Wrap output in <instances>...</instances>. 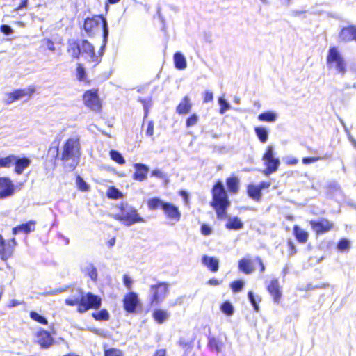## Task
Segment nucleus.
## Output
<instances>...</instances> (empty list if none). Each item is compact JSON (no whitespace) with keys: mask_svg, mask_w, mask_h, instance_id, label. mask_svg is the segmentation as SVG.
Listing matches in <instances>:
<instances>
[{"mask_svg":"<svg viewBox=\"0 0 356 356\" xmlns=\"http://www.w3.org/2000/svg\"><path fill=\"white\" fill-rule=\"evenodd\" d=\"M267 289L269 293L273 296L274 301L279 302L282 296V291L278 280L277 279L272 280L267 286Z\"/></svg>","mask_w":356,"mask_h":356,"instance_id":"obj_21","label":"nucleus"},{"mask_svg":"<svg viewBox=\"0 0 356 356\" xmlns=\"http://www.w3.org/2000/svg\"><path fill=\"white\" fill-rule=\"evenodd\" d=\"M162 209L167 218L172 221V225L180 220L181 213L179 212L178 207L175 205L171 203L165 202L163 205Z\"/></svg>","mask_w":356,"mask_h":356,"instance_id":"obj_16","label":"nucleus"},{"mask_svg":"<svg viewBox=\"0 0 356 356\" xmlns=\"http://www.w3.org/2000/svg\"><path fill=\"white\" fill-rule=\"evenodd\" d=\"M1 31L6 35H9L13 32L12 29L7 25H2L1 26Z\"/></svg>","mask_w":356,"mask_h":356,"instance_id":"obj_60","label":"nucleus"},{"mask_svg":"<svg viewBox=\"0 0 356 356\" xmlns=\"http://www.w3.org/2000/svg\"><path fill=\"white\" fill-rule=\"evenodd\" d=\"M212 206L215 208L216 209V214H217V217L218 219H220V220H222V219H225L227 218V212H226V209L229 206V205H218V204H212Z\"/></svg>","mask_w":356,"mask_h":356,"instance_id":"obj_37","label":"nucleus"},{"mask_svg":"<svg viewBox=\"0 0 356 356\" xmlns=\"http://www.w3.org/2000/svg\"><path fill=\"white\" fill-rule=\"evenodd\" d=\"M350 243L348 240L343 239L340 241V242L338 244V249L339 250H345L349 248Z\"/></svg>","mask_w":356,"mask_h":356,"instance_id":"obj_51","label":"nucleus"},{"mask_svg":"<svg viewBox=\"0 0 356 356\" xmlns=\"http://www.w3.org/2000/svg\"><path fill=\"white\" fill-rule=\"evenodd\" d=\"M102 305V298L90 292L83 293L80 307H77L78 312L82 314L90 309H97Z\"/></svg>","mask_w":356,"mask_h":356,"instance_id":"obj_6","label":"nucleus"},{"mask_svg":"<svg viewBox=\"0 0 356 356\" xmlns=\"http://www.w3.org/2000/svg\"><path fill=\"white\" fill-rule=\"evenodd\" d=\"M124 309L129 313H134L138 306L140 305V300L136 293L130 292L125 295L123 299Z\"/></svg>","mask_w":356,"mask_h":356,"instance_id":"obj_15","label":"nucleus"},{"mask_svg":"<svg viewBox=\"0 0 356 356\" xmlns=\"http://www.w3.org/2000/svg\"><path fill=\"white\" fill-rule=\"evenodd\" d=\"M101 23L102 24L103 27L104 42L106 43L108 35V29L107 26L106 20L104 17H103L101 15H99L95 16L92 18H87L85 20L83 26L86 32L90 33L95 29V27H97Z\"/></svg>","mask_w":356,"mask_h":356,"instance_id":"obj_7","label":"nucleus"},{"mask_svg":"<svg viewBox=\"0 0 356 356\" xmlns=\"http://www.w3.org/2000/svg\"><path fill=\"white\" fill-rule=\"evenodd\" d=\"M37 343L42 348H48L52 346L54 339L50 335L49 332L44 330H39L36 334Z\"/></svg>","mask_w":356,"mask_h":356,"instance_id":"obj_17","label":"nucleus"},{"mask_svg":"<svg viewBox=\"0 0 356 356\" xmlns=\"http://www.w3.org/2000/svg\"><path fill=\"white\" fill-rule=\"evenodd\" d=\"M82 296L83 291L81 290L77 291L76 294L72 295V296L65 299V303L70 306L77 305L80 307L82 301Z\"/></svg>","mask_w":356,"mask_h":356,"instance_id":"obj_29","label":"nucleus"},{"mask_svg":"<svg viewBox=\"0 0 356 356\" xmlns=\"http://www.w3.org/2000/svg\"><path fill=\"white\" fill-rule=\"evenodd\" d=\"M277 114L273 111H267L261 113L258 116V119L260 121L273 122L277 120Z\"/></svg>","mask_w":356,"mask_h":356,"instance_id":"obj_35","label":"nucleus"},{"mask_svg":"<svg viewBox=\"0 0 356 356\" xmlns=\"http://www.w3.org/2000/svg\"><path fill=\"white\" fill-rule=\"evenodd\" d=\"M293 234L296 238L301 243H305L309 237V234L298 225L293 227Z\"/></svg>","mask_w":356,"mask_h":356,"instance_id":"obj_28","label":"nucleus"},{"mask_svg":"<svg viewBox=\"0 0 356 356\" xmlns=\"http://www.w3.org/2000/svg\"><path fill=\"white\" fill-rule=\"evenodd\" d=\"M225 227L228 229L240 230L243 227V223L238 217H229Z\"/></svg>","mask_w":356,"mask_h":356,"instance_id":"obj_27","label":"nucleus"},{"mask_svg":"<svg viewBox=\"0 0 356 356\" xmlns=\"http://www.w3.org/2000/svg\"><path fill=\"white\" fill-rule=\"evenodd\" d=\"M312 229L321 234L329 232L333 228L334 224L327 219L322 218L320 220H311L309 222Z\"/></svg>","mask_w":356,"mask_h":356,"instance_id":"obj_14","label":"nucleus"},{"mask_svg":"<svg viewBox=\"0 0 356 356\" xmlns=\"http://www.w3.org/2000/svg\"><path fill=\"white\" fill-rule=\"evenodd\" d=\"M154 356H165V350L163 349L159 350Z\"/></svg>","mask_w":356,"mask_h":356,"instance_id":"obj_64","label":"nucleus"},{"mask_svg":"<svg viewBox=\"0 0 356 356\" xmlns=\"http://www.w3.org/2000/svg\"><path fill=\"white\" fill-rule=\"evenodd\" d=\"M110 156L111 158L116 163L120 165L124 164L125 160L119 152L115 150H111L110 152Z\"/></svg>","mask_w":356,"mask_h":356,"instance_id":"obj_41","label":"nucleus"},{"mask_svg":"<svg viewBox=\"0 0 356 356\" xmlns=\"http://www.w3.org/2000/svg\"><path fill=\"white\" fill-rule=\"evenodd\" d=\"M79 149L80 144L79 138L78 136L70 138L64 144L61 159L65 166L68 168L69 170H74L78 164Z\"/></svg>","mask_w":356,"mask_h":356,"instance_id":"obj_1","label":"nucleus"},{"mask_svg":"<svg viewBox=\"0 0 356 356\" xmlns=\"http://www.w3.org/2000/svg\"><path fill=\"white\" fill-rule=\"evenodd\" d=\"M107 195L109 198L118 199L122 197V193L115 188L111 187L107 191Z\"/></svg>","mask_w":356,"mask_h":356,"instance_id":"obj_45","label":"nucleus"},{"mask_svg":"<svg viewBox=\"0 0 356 356\" xmlns=\"http://www.w3.org/2000/svg\"><path fill=\"white\" fill-rule=\"evenodd\" d=\"M124 284L127 287L130 288L131 285V280L127 276L124 275L123 277Z\"/></svg>","mask_w":356,"mask_h":356,"instance_id":"obj_62","label":"nucleus"},{"mask_svg":"<svg viewBox=\"0 0 356 356\" xmlns=\"http://www.w3.org/2000/svg\"><path fill=\"white\" fill-rule=\"evenodd\" d=\"M270 186V182H267V181H262L261 182L259 185H258V187L259 188V189L261 191L264 188H268L269 186Z\"/></svg>","mask_w":356,"mask_h":356,"instance_id":"obj_63","label":"nucleus"},{"mask_svg":"<svg viewBox=\"0 0 356 356\" xmlns=\"http://www.w3.org/2000/svg\"><path fill=\"white\" fill-rule=\"evenodd\" d=\"M244 286V282L242 280H236L231 284V288L234 292H238L242 289Z\"/></svg>","mask_w":356,"mask_h":356,"instance_id":"obj_49","label":"nucleus"},{"mask_svg":"<svg viewBox=\"0 0 356 356\" xmlns=\"http://www.w3.org/2000/svg\"><path fill=\"white\" fill-rule=\"evenodd\" d=\"M65 290L63 289L59 288L54 290H51L47 291L44 293V296H54L63 293Z\"/></svg>","mask_w":356,"mask_h":356,"instance_id":"obj_57","label":"nucleus"},{"mask_svg":"<svg viewBox=\"0 0 356 356\" xmlns=\"http://www.w3.org/2000/svg\"><path fill=\"white\" fill-rule=\"evenodd\" d=\"M201 233L204 236H209L212 233V228L206 224H203L201 227Z\"/></svg>","mask_w":356,"mask_h":356,"instance_id":"obj_52","label":"nucleus"},{"mask_svg":"<svg viewBox=\"0 0 356 356\" xmlns=\"http://www.w3.org/2000/svg\"><path fill=\"white\" fill-rule=\"evenodd\" d=\"M84 104L90 110L99 112L102 108V103L97 91L87 90L83 96Z\"/></svg>","mask_w":356,"mask_h":356,"instance_id":"obj_9","label":"nucleus"},{"mask_svg":"<svg viewBox=\"0 0 356 356\" xmlns=\"http://www.w3.org/2000/svg\"><path fill=\"white\" fill-rule=\"evenodd\" d=\"M327 65L330 69H334L343 75L346 72V63L340 51L336 47L329 49L327 56Z\"/></svg>","mask_w":356,"mask_h":356,"instance_id":"obj_2","label":"nucleus"},{"mask_svg":"<svg viewBox=\"0 0 356 356\" xmlns=\"http://www.w3.org/2000/svg\"><path fill=\"white\" fill-rule=\"evenodd\" d=\"M174 63L175 67L179 70H184L186 68L187 63L184 56L180 52H177L174 54Z\"/></svg>","mask_w":356,"mask_h":356,"instance_id":"obj_31","label":"nucleus"},{"mask_svg":"<svg viewBox=\"0 0 356 356\" xmlns=\"http://www.w3.org/2000/svg\"><path fill=\"white\" fill-rule=\"evenodd\" d=\"M92 317L97 321H108L110 318L108 312L104 309L92 314Z\"/></svg>","mask_w":356,"mask_h":356,"instance_id":"obj_38","label":"nucleus"},{"mask_svg":"<svg viewBox=\"0 0 356 356\" xmlns=\"http://www.w3.org/2000/svg\"><path fill=\"white\" fill-rule=\"evenodd\" d=\"M218 104L220 106V113L224 114L227 110L231 108L230 104L225 99L224 96L218 98Z\"/></svg>","mask_w":356,"mask_h":356,"instance_id":"obj_42","label":"nucleus"},{"mask_svg":"<svg viewBox=\"0 0 356 356\" xmlns=\"http://www.w3.org/2000/svg\"><path fill=\"white\" fill-rule=\"evenodd\" d=\"M154 134V123L152 121L148 122L147 128L146 130V135L148 136H152Z\"/></svg>","mask_w":356,"mask_h":356,"instance_id":"obj_56","label":"nucleus"},{"mask_svg":"<svg viewBox=\"0 0 356 356\" xmlns=\"http://www.w3.org/2000/svg\"><path fill=\"white\" fill-rule=\"evenodd\" d=\"M213 99V92L211 91H206L204 92V102H211Z\"/></svg>","mask_w":356,"mask_h":356,"instance_id":"obj_59","label":"nucleus"},{"mask_svg":"<svg viewBox=\"0 0 356 356\" xmlns=\"http://www.w3.org/2000/svg\"><path fill=\"white\" fill-rule=\"evenodd\" d=\"M227 186L230 192L236 193L239 188V179L236 177H231L227 179Z\"/></svg>","mask_w":356,"mask_h":356,"instance_id":"obj_34","label":"nucleus"},{"mask_svg":"<svg viewBox=\"0 0 356 356\" xmlns=\"http://www.w3.org/2000/svg\"><path fill=\"white\" fill-rule=\"evenodd\" d=\"M262 161L264 165L266 167V168L264 170L263 173L266 176L276 172L280 164L279 159L275 156L273 147L272 145L267 147L266 152L262 157Z\"/></svg>","mask_w":356,"mask_h":356,"instance_id":"obj_5","label":"nucleus"},{"mask_svg":"<svg viewBox=\"0 0 356 356\" xmlns=\"http://www.w3.org/2000/svg\"><path fill=\"white\" fill-rule=\"evenodd\" d=\"M209 345L212 350L220 352L222 350V344L215 338L209 339Z\"/></svg>","mask_w":356,"mask_h":356,"instance_id":"obj_44","label":"nucleus"},{"mask_svg":"<svg viewBox=\"0 0 356 356\" xmlns=\"http://www.w3.org/2000/svg\"><path fill=\"white\" fill-rule=\"evenodd\" d=\"M248 195L254 200H259L261 198V190L258 186L250 184L248 187Z\"/></svg>","mask_w":356,"mask_h":356,"instance_id":"obj_36","label":"nucleus"},{"mask_svg":"<svg viewBox=\"0 0 356 356\" xmlns=\"http://www.w3.org/2000/svg\"><path fill=\"white\" fill-rule=\"evenodd\" d=\"M220 310L222 313L227 316H232L234 312V308L232 303L229 301H226L221 305Z\"/></svg>","mask_w":356,"mask_h":356,"instance_id":"obj_39","label":"nucleus"},{"mask_svg":"<svg viewBox=\"0 0 356 356\" xmlns=\"http://www.w3.org/2000/svg\"><path fill=\"white\" fill-rule=\"evenodd\" d=\"M14 192V185L7 177L0 178V198L11 195Z\"/></svg>","mask_w":356,"mask_h":356,"instance_id":"obj_18","label":"nucleus"},{"mask_svg":"<svg viewBox=\"0 0 356 356\" xmlns=\"http://www.w3.org/2000/svg\"><path fill=\"white\" fill-rule=\"evenodd\" d=\"M30 316L31 318L38 322V323H40L42 324H44V325H47V319L42 316L41 315H40L39 314H38L37 312H31V314H30Z\"/></svg>","mask_w":356,"mask_h":356,"instance_id":"obj_47","label":"nucleus"},{"mask_svg":"<svg viewBox=\"0 0 356 356\" xmlns=\"http://www.w3.org/2000/svg\"><path fill=\"white\" fill-rule=\"evenodd\" d=\"M135 172L133 175V179L138 181H145L147 177L149 171L148 166L142 163H134Z\"/></svg>","mask_w":356,"mask_h":356,"instance_id":"obj_19","label":"nucleus"},{"mask_svg":"<svg viewBox=\"0 0 356 356\" xmlns=\"http://www.w3.org/2000/svg\"><path fill=\"white\" fill-rule=\"evenodd\" d=\"M44 44L47 47V48L51 51H55L56 49L54 47V42L49 39H45L43 41Z\"/></svg>","mask_w":356,"mask_h":356,"instance_id":"obj_54","label":"nucleus"},{"mask_svg":"<svg viewBox=\"0 0 356 356\" xmlns=\"http://www.w3.org/2000/svg\"><path fill=\"white\" fill-rule=\"evenodd\" d=\"M248 298H249V300H250V302H251V303H252V305H253V307H254V309H255L257 312H258V311H259V307L258 304H257V302H256V300H255V298H254V294H253V293H252V291H250V292L248 293Z\"/></svg>","mask_w":356,"mask_h":356,"instance_id":"obj_53","label":"nucleus"},{"mask_svg":"<svg viewBox=\"0 0 356 356\" xmlns=\"http://www.w3.org/2000/svg\"><path fill=\"white\" fill-rule=\"evenodd\" d=\"M218 260L215 257L207 255L202 257V264L212 272H216L218 270Z\"/></svg>","mask_w":356,"mask_h":356,"instance_id":"obj_26","label":"nucleus"},{"mask_svg":"<svg viewBox=\"0 0 356 356\" xmlns=\"http://www.w3.org/2000/svg\"><path fill=\"white\" fill-rule=\"evenodd\" d=\"M82 272L90 277L92 281H96L97 279V272L96 268L92 264L86 263L81 267Z\"/></svg>","mask_w":356,"mask_h":356,"instance_id":"obj_25","label":"nucleus"},{"mask_svg":"<svg viewBox=\"0 0 356 356\" xmlns=\"http://www.w3.org/2000/svg\"><path fill=\"white\" fill-rule=\"evenodd\" d=\"M67 52L73 58H79L81 54V42L71 41L68 44Z\"/></svg>","mask_w":356,"mask_h":356,"instance_id":"obj_24","label":"nucleus"},{"mask_svg":"<svg viewBox=\"0 0 356 356\" xmlns=\"http://www.w3.org/2000/svg\"><path fill=\"white\" fill-rule=\"evenodd\" d=\"M255 263V259L252 260L249 258H243L238 262L239 270L246 274L252 273L254 270Z\"/></svg>","mask_w":356,"mask_h":356,"instance_id":"obj_22","label":"nucleus"},{"mask_svg":"<svg viewBox=\"0 0 356 356\" xmlns=\"http://www.w3.org/2000/svg\"><path fill=\"white\" fill-rule=\"evenodd\" d=\"M254 131L261 143H265L268 139V130L264 127H256Z\"/></svg>","mask_w":356,"mask_h":356,"instance_id":"obj_33","label":"nucleus"},{"mask_svg":"<svg viewBox=\"0 0 356 356\" xmlns=\"http://www.w3.org/2000/svg\"><path fill=\"white\" fill-rule=\"evenodd\" d=\"M213 193V202L212 204L218 205H229V202L227 199V193L224 188L222 184L219 181L213 187L212 190Z\"/></svg>","mask_w":356,"mask_h":356,"instance_id":"obj_10","label":"nucleus"},{"mask_svg":"<svg viewBox=\"0 0 356 356\" xmlns=\"http://www.w3.org/2000/svg\"><path fill=\"white\" fill-rule=\"evenodd\" d=\"M88 62L93 63L95 65L99 64L102 58V53L97 55L95 51L93 45L88 40L81 41V54Z\"/></svg>","mask_w":356,"mask_h":356,"instance_id":"obj_8","label":"nucleus"},{"mask_svg":"<svg viewBox=\"0 0 356 356\" xmlns=\"http://www.w3.org/2000/svg\"><path fill=\"white\" fill-rule=\"evenodd\" d=\"M319 159H320L319 157H305V158H303L302 163L304 164L307 165V164H309L311 163L318 161Z\"/></svg>","mask_w":356,"mask_h":356,"instance_id":"obj_58","label":"nucleus"},{"mask_svg":"<svg viewBox=\"0 0 356 356\" xmlns=\"http://www.w3.org/2000/svg\"><path fill=\"white\" fill-rule=\"evenodd\" d=\"M152 176L159 179H165V175L159 169H155L152 172Z\"/></svg>","mask_w":356,"mask_h":356,"instance_id":"obj_55","label":"nucleus"},{"mask_svg":"<svg viewBox=\"0 0 356 356\" xmlns=\"http://www.w3.org/2000/svg\"><path fill=\"white\" fill-rule=\"evenodd\" d=\"M168 286L165 283H159L156 285H152L150 290L152 294V303L158 304L162 302L165 298L168 291Z\"/></svg>","mask_w":356,"mask_h":356,"instance_id":"obj_13","label":"nucleus"},{"mask_svg":"<svg viewBox=\"0 0 356 356\" xmlns=\"http://www.w3.org/2000/svg\"><path fill=\"white\" fill-rule=\"evenodd\" d=\"M255 261L259 265L261 272H262V273L264 272V270H265V266H264L262 260L259 257H256L255 258Z\"/></svg>","mask_w":356,"mask_h":356,"instance_id":"obj_61","label":"nucleus"},{"mask_svg":"<svg viewBox=\"0 0 356 356\" xmlns=\"http://www.w3.org/2000/svg\"><path fill=\"white\" fill-rule=\"evenodd\" d=\"M198 121V117L197 115L193 114L190 118H188L186 120V126L188 127H192L197 124Z\"/></svg>","mask_w":356,"mask_h":356,"instance_id":"obj_50","label":"nucleus"},{"mask_svg":"<svg viewBox=\"0 0 356 356\" xmlns=\"http://www.w3.org/2000/svg\"><path fill=\"white\" fill-rule=\"evenodd\" d=\"M35 224H36V222L35 220H30V221L27 222L26 223L16 226L13 229V234L14 235H16L20 232H23V233H26V234L32 232L35 230Z\"/></svg>","mask_w":356,"mask_h":356,"instance_id":"obj_23","label":"nucleus"},{"mask_svg":"<svg viewBox=\"0 0 356 356\" xmlns=\"http://www.w3.org/2000/svg\"><path fill=\"white\" fill-rule=\"evenodd\" d=\"M17 243L15 238L6 241L0 234V257L3 261L11 257Z\"/></svg>","mask_w":356,"mask_h":356,"instance_id":"obj_12","label":"nucleus"},{"mask_svg":"<svg viewBox=\"0 0 356 356\" xmlns=\"http://www.w3.org/2000/svg\"><path fill=\"white\" fill-rule=\"evenodd\" d=\"M104 356H123V354L120 350L112 348L104 350Z\"/></svg>","mask_w":356,"mask_h":356,"instance_id":"obj_48","label":"nucleus"},{"mask_svg":"<svg viewBox=\"0 0 356 356\" xmlns=\"http://www.w3.org/2000/svg\"><path fill=\"white\" fill-rule=\"evenodd\" d=\"M76 184L80 191H88L90 188V186L80 176L77 177Z\"/></svg>","mask_w":356,"mask_h":356,"instance_id":"obj_43","label":"nucleus"},{"mask_svg":"<svg viewBox=\"0 0 356 356\" xmlns=\"http://www.w3.org/2000/svg\"><path fill=\"white\" fill-rule=\"evenodd\" d=\"M164 204L165 202L159 198H152L147 202V205L151 209H155L158 207H161L163 209V205Z\"/></svg>","mask_w":356,"mask_h":356,"instance_id":"obj_40","label":"nucleus"},{"mask_svg":"<svg viewBox=\"0 0 356 356\" xmlns=\"http://www.w3.org/2000/svg\"><path fill=\"white\" fill-rule=\"evenodd\" d=\"M34 92L35 89L33 87L15 90L6 95L5 102L7 104H10L15 101L22 99L25 97H30Z\"/></svg>","mask_w":356,"mask_h":356,"instance_id":"obj_11","label":"nucleus"},{"mask_svg":"<svg viewBox=\"0 0 356 356\" xmlns=\"http://www.w3.org/2000/svg\"><path fill=\"white\" fill-rule=\"evenodd\" d=\"M76 76L79 81H84L86 77L85 69L80 63L76 66Z\"/></svg>","mask_w":356,"mask_h":356,"instance_id":"obj_46","label":"nucleus"},{"mask_svg":"<svg viewBox=\"0 0 356 356\" xmlns=\"http://www.w3.org/2000/svg\"><path fill=\"white\" fill-rule=\"evenodd\" d=\"M30 163L31 161L29 159H18L16 156L13 154L6 157L0 156V168H10L15 164V171L18 175L22 174L23 171L29 166Z\"/></svg>","mask_w":356,"mask_h":356,"instance_id":"obj_4","label":"nucleus"},{"mask_svg":"<svg viewBox=\"0 0 356 356\" xmlns=\"http://www.w3.org/2000/svg\"><path fill=\"white\" fill-rule=\"evenodd\" d=\"M170 317V314L163 309H156L153 312L154 319L159 323H163Z\"/></svg>","mask_w":356,"mask_h":356,"instance_id":"obj_32","label":"nucleus"},{"mask_svg":"<svg viewBox=\"0 0 356 356\" xmlns=\"http://www.w3.org/2000/svg\"><path fill=\"white\" fill-rule=\"evenodd\" d=\"M126 226H131L136 222H144L145 220L140 217L137 211L131 207H123L120 213L112 215Z\"/></svg>","mask_w":356,"mask_h":356,"instance_id":"obj_3","label":"nucleus"},{"mask_svg":"<svg viewBox=\"0 0 356 356\" xmlns=\"http://www.w3.org/2000/svg\"><path fill=\"white\" fill-rule=\"evenodd\" d=\"M191 109V104L188 97L186 96L177 107V112L179 114L188 113Z\"/></svg>","mask_w":356,"mask_h":356,"instance_id":"obj_30","label":"nucleus"},{"mask_svg":"<svg viewBox=\"0 0 356 356\" xmlns=\"http://www.w3.org/2000/svg\"><path fill=\"white\" fill-rule=\"evenodd\" d=\"M339 38L342 42L356 41V26L344 27L339 33Z\"/></svg>","mask_w":356,"mask_h":356,"instance_id":"obj_20","label":"nucleus"}]
</instances>
